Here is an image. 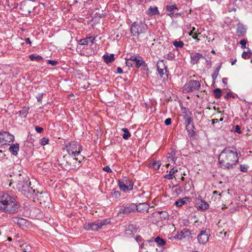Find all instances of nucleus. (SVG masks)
I'll use <instances>...</instances> for the list:
<instances>
[{"mask_svg":"<svg viewBox=\"0 0 252 252\" xmlns=\"http://www.w3.org/2000/svg\"><path fill=\"white\" fill-rule=\"evenodd\" d=\"M238 161L237 150L232 147L224 148L219 157L220 166L224 169L229 170L233 168Z\"/></svg>","mask_w":252,"mask_h":252,"instance_id":"obj_1","label":"nucleus"},{"mask_svg":"<svg viewBox=\"0 0 252 252\" xmlns=\"http://www.w3.org/2000/svg\"><path fill=\"white\" fill-rule=\"evenodd\" d=\"M29 178L25 173L19 174L16 187L19 191L28 198H31L35 194V189L30 187Z\"/></svg>","mask_w":252,"mask_h":252,"instance_id":"obj_2","label":"nucleus"},{"mask_svg":"<svg viewBox=\"0 0 252 252\" xmlns=\"http://www.w3.org/2000/svg\"><path fill=\"white\" fill-rule=\"evenodd\" d=\"M5 201L4 212L13 214L17 212L19 208V204L15 198L7 193Z\"/></svg>","mask_w":252,"mask_h":252,"instance_id":"obj_3","label":"nucleus"},{"mask_svg":"<svg viewBox=\"0 0 252 252\" xmlns=\"http://www.w3.org/2000/svg\"><path fill=\"white\" fill-rule=\"evenodd\" d=\"M148 30L147 25L143 22H134L130 27V32L133 36L139 38L143 36Z\"/></svg>","mask_w":252,"mask_h":252,"instance_id":"obj_4","label":"nucleus"},{"mask_svg":"<svg viewBox=\"0 0 252 252\" xmlns=\"http://www.w3.org/2000/svg\"><path fill=\"white\" fill-rule=\"evenodd\" d=\"M83 159L82 156L75 157L70 156V155H65L64 159L66 161V162L63 163L67 165L68 166V169L75 170L79 167L81 160Z\"/></svg>","mask_w":252,"mask_h":252,"instance_id":"obj_5","label":"nucleus"},{"mask_svg":"<svg viewBox=\"0 0 252 252\" xmlns=\"http://www.w3.org/2000/svg\"><path fill=\"white\" fill-rule=\"evenodd\" d=\"M64 149L67 152V155L78 157L81 156L80 153L82 150L81 145L76 141H71L65 145Z\"/></svg>","mask_w":252,"mask_h":252,"instance_id":"obj_6","label":"nucleus"},{"mask_svg":"<svg viewBox=\"0 0 252 252\" xmlns=\"http://www.w3.org/2000/svg\"><path fill=\"white\" fill-rule=\"evenodd\" d=\"M109 219L98 220L95 222H86L83 225V228L86 230L97 231L103 225L109 223Z\"/></svg>","mask_w":252,"mask_h":252,"instance_id":"obj_7","label":"nucleus"},{"mask_svg":"<svg viewBox=\"0 0 252 252\" xmlns=\"http://www.w3.org/2000/svg\"><path fill=\"white\" fill-rule=\"evenodd\" d=\"M200 87V83L198 81L190 80L183 87L182 90L184 93H189L198 90Z\"/></svg>","mask_w":252,"mask_h":252,"instance_id":"obj_8","label":"nucleus"},{"mask_svg":"<svg viewBox=\"0 0 252 252\" xmlns=\"http://www.w3.org/2000/svg\"><path fill=\"white\" fill-rule=\"evenodd\" d=\"M118 186L121 190L126 192L132 189L133 182L131 180L126 179L124 181H119Z\"/></svg>","mask_w":252,"mask_h":252,"instance_id":"obj_9","label":"nucleus"},{"mask_svg":"<svg viewBox=\"0 0 252 252\" xmlns=\"http://www.w3.org/2000/svg\"><path fill=\"white\" fill-rule=\"evenodd\" d=\"M136 205L134 204H126V206H123L119 209L118 214H124L125 215H128L136 211Z\"/></svg>","mask_w":252,"mask_h":252,"instance_id":"obj_10","label":"nucleus"},{"mask_svg":"<svg viewBox=\"0 0 252 252\" xmlns=\"http://www.w3.org/2000/svg\"><path fill=\"white\" fill-rule=\"evenodd\" d=\"M209 236L210 233L209 230L200 231L197 237L198 242L200 244H206L209 241Z\"/></svg>","mask_w":252,"mask_h":252,"instance_id":"obj_11","label":"nucleus"},{"mask_svg":"<svg viewBox=\"0 0 252 252\" xmlns=\"http://www.w3.org/2000/svg\"><path fill=\"white\" fill-rule=\"evenodd\" d=\"M195 204L196 208L199 210H204L209 208V204L199 198L196 201Z\"/></svg>","mask_w":252,"mask_h":252,"instance_id":"obj_12","label":"nucleus"},{"mask_svg":"<svg viewBox=\"0 0 252 252\" xmlns=\"http://www.w3.org/2000/svg\"><path fill=\"white\" fill-rule=\"evenodd\" d=\"M247 29L242 23H239L237 25L236 33L238 36H244L246 32Z\"/></svg>","mask_w":252,"mask_h":252,"instance_id":"obj_13","label":"nucleus"},{"mask_svg":"<svg viewBox=\"0 0 252 252\" xmlns=\"http://www.w3.org/2000/svg\"><path fill=\"white\" fill-rule=\"evenodd\" d=\"M191 235L190 230L188 228H184L176 235L177 238L180 240L183 239Z\"/></svg>","mask_w":252,"mask_h":252,"instance_id":"obj_14","label":"nucleus"},{"mask_svg":"<svg viewBox=\"0 0 252 252\" xmlns=\"http://www.w3.org/2000/svg\"><path fill=\"white\" fill-rule=\"evenodd\" d=\"M136 207V211L141 213L148 212L150 207L149 205L146 203H139Z\"/></svg>","mask_w":252,"mask_h":252,"instance_id":"obj_15","label":"nucleus"},{"mask_svg":"<svg viewBox=\"0 0 252 252\" xmlns=\"http://www.w3.org/2000/svg\"><path fill=\"white\" fill-rule=\"evenodd\" d=\"M137 229L133 224H129L125 231V235L126 237H129L136 233Z\"/></svg>","mask_w":252,"mask_h":252,"instance_id":"obj_16","label":"nucleus"},{"mask_svg":"<svg viewBox=\"0 0 252 252\" xmlns=\"http://www.w3.org/2000/svg\"><path fill=\"white\" fill-rule=\"evenodd\" d=\"M201 58H205L202 54L195 52L190 55L191 63L195 64L198 63L199 60Z\"/></svg>","mask_w":252,"mask_h":252,"instance_id":"obj_17","label":"nucleus"},{"mask_svg":"<svg viewBox=\"0 0 252 252\" xmlns=\"http://www.w3.org/2000/svg\"><path fill=\"white\" fill-rule=\"evenodd\" d=\"M31 2H23L21 3V9H23V11L27 12L28 14H30L32 12V6H31Z\"/></svg>","mask_w":252,"mask_h":252,"instance_id":"obj_18","label":"nucleus"},{"mask_svg":"<svg viewBox=\"0 0 252 252\" xmlns=\"http://www.w3.org/2000/svg\"><path fill=\"white\" fill-rule=\"evenodd\" d=\"M6 194L7 193L0 192V210L2 212H4L5 201L4 199H6Z\"/></svg>","mask_w":252,"mask_h":252,"instance_id":"obj_19","label":"nucleus"},{"mask_svg":"<svg viewBox=\"0 0 252 252\" xmlns=\"http://www.w3.org/2000/svg\"><path fill=\"white\" fill-rule=\"evenodd\" d=\"M19 150V145L18 143L11 145L9 148V152L14 156L18 154V151Z\"/></svg>","mask_w":252,"mask_h":252,"instance_id":"obj_20","label":"nucleus"},{"mask_svg":"<svg viewBox=\"0 0 252 252\" xmlns=\"http://www.w3.org/2000/svg\"><path fill=\"white\" fill-rule=\"evenodd\" d=\"M178 172V169L174 167L172 168L169 171V173L164 176V178L168 180H172L175 178V173Z\"/></svg>","mask_w":252,"mask_h":252,"instance_id":"obj_21","label":"nucleus"},{"mask_svg":"<svg viewBox=\"0 0 252 252\" xmlns=\"http://www.w3.org/2000/svg\"><path fill=\"white\" fill-rule=\"evenodd\" d=\"M13 221L20 226H23L26 225L28 222L27 220L20 218H14Z\"/></svg>","mask_w":252,"mask_h":252,"instance_id":"obj_22","label":"nucleus"},{"mask_svg":"<svg viewBox=\"0 0 252 252\" xmlns=\"http://www.w3.org/2000/svg\"><path fill=\"white\" fill-rule=\"evenodd\" d=\"M103 58L104 59V61L107 64L112 63L115 60L114 55L113 54H111L110 55H104Z\"/></svg>","mask_w":252,"mask_h":252,"instance_id":"obj_23","label":"nucleus"},{"mask_svg":"<svg viewBox=\"0 0 252 252\" xmlns=\"http://www.w3.org/2000/svg\"><path fill=\"white\" fill-rule=\"evenodd\" d=\"M190 28L191 30L189 33V35L191 36L193 39L199 40V39L197 38L198 34H200L199 32L198 33V30H196L195 28L193 27H190Z\"/></svg>","mask_w":252,"mask_h":252,"instance_id":"obj_24","label":"nucleus"},{"mask_svg":"<svg viewBox=\"0 0 252 252\" xmlns=\"http://www.w3.org/2000/svg\"><path fill=\"white\" fill-rule=\"evenodd\" d=\"M134 60H135V61L134 62V66L137 68L141 67L143 65V63H145L141 57H139L138 58H134Z\"/></svg>","mask_w":252,"mask_h":252,"instance_id":"obj_25","label":"nucleus"},{"mask_svg":"<svg viewBox=\"0 0 252 252\" xmlns=\"http://www.w3.org/2000/svg\"><path fill=\"white\" fill-rule=\"evenodd\" d=\"M30 108L29 107L24 106L22 110H20L19 112V116L23 118H25L27 116V114L29 113V110Z\"/></svg>","mask_w":252,"mask_h":252,"instance_id":"obj_26","label":"nucleus"},{"mask_svg":"<svg viewBox=\"0 0 252 252\" xmlns=\"http://www.w3.org/2000/svg\"><path fill=\"white\" fill-rule=\"evenodd\" d=\"M148 14L151 15H158L159 14L157 7H150L148 10Z\"/></svg>","mask_w":252,"mask_h":252,"instance_id":"obj_27","label":"nucleus"},{"mask_svg":"<svg viewBox=\"0 0 252 252\" xmlns=\"http://www.w3.org/2000/svg\"><path fill=\"white\" fill-rule=\"evenodd\" d=\"M160 165L161 163L160 161H154L153 162L149 164V167L150 168L154 169L155 170L159 169Z\"/></svg>","mask_w":252,"mask_h":252,"instance_id":"obj_28","label":"nucleus"},{"mask_svg":"<svg viewBox=\"0 0 252 252\" xmlns=\"http://www.w3.org/2000/svg\"><path fill=\"white\" fill-rule=\"evenodd\" d=\"M29 57L32 61H36L37 62H40L43 60L42 57L40 55L36 56L34 54H32L30 55Z\"/></svg>","mask_w":252,"mask_h":252,"instance_id":"obj_29","label":"nucleus"},{"mask_svg":"<svg viewBox=\"0 0 252 252\" xmlns=\"http://www.w3.org/2000/svg\"><path fill=\"white\" fill-rule=\"evenodd\" d=\"M186 200H189V198L185 197L183 198L179 199L175 202V205L177 207H181L186 203Z\"/></svg>","mask_w":252,"mask_h":252,"instance_id":"obj_30","label":"nucleus"},{"mask_svg":"<svg viewBox=\"0 0 252 252\" xmlns=\"http://www.w3.org/2000/svg\"><path fill=\"white\" fill-rule=\"evenodd\" d=\"M155 242L156 243H157V244L158 245V246H163L165 245L166 244V241L164 239H163L162 238H160V237L158 236V237H157L155 239Z\"/></svg>","mask_w":252,"mask_h":252,"instance_id":"obj_31","label":"nucleus"},{"mask_svg":"<svg viewBox=\"0 0 252 252\" xmlns=\"http://www.w3.org/2000/svg\"><path fill=\"white\" fill-rule=\"evenodd\" d=\"M4 135V138H7L8 140H6L5 141H8L9 142H13L14 141V136L10 134L9 132H3Z\"/></svg>","mask_w":252,"mask_h":252,"instance_id":"obj_32","label":"nucleus"},{"mask_svg":"<svg viewBox=\"0 0 252 252\" xmlns=\"http://www.w3.org/2000/svg\"><path fill=\"white\" fill-rule=\"evenodd\" d=\"M57 161L60 165L62 166L63 168H65L66 169H68L69 166H67V165H65V164L63 163L64 162H66V161L64 159V156H63L62 158L60 159H58L57 160Z\"/></svg>","mask_w":252,"mask_h":252,"instance_id":"obj_33","label":"nucleus"},{"mask_svg":"<svg viewBox=\"0 0 252 252\" xmlns=\"http://www.w3.org/2000/svg\"><path fill=\"white\" fill-rule=\"evenodd\" d=\"M214 96L216 99L220 98L221 95V90L219 88H217L213 90Z\"/></svg>","mask_w":252,"mask_h":252,"instance_id":"obj_34","label":"nucleus"},{"mask_svg":"<svg viewBox=\"0 0 252 252\" xmlns=\"http://www.w3.org/2000/svg\"><path fill=\"white\" fill-rule=\"evenodd\" d=\"M122 131L124 132L123 135V138L125 140L128 139L131 136L128 130L126 128H123Z\"/></svg>","mask_w":252,"mask_h":252,"instance_id":"obj_35","label":"nucleus"},{"mask_svg":"<svg viewBox=\"0 0 252 252\" xmlns=\"http://www.w3.org/2000/svg\"><path fill=\"white\" fill-rule=\"evenodd\" d=\"M92 37H87L84 39H81L79 40L78 44L80 45H87L89 44V39H91Z\"/></svg>","mask_w":252,"mask_h":252,"instance_id":"obj_36","label":"nucleus"},{"mask_svg":"<svg viewBox=\"0 0 252 252\" xmlns=\"http://www.w3.org/2000/svg\"><path fill=\"white\" fill-rule=\"evenodd\" d=\"M252 56V52L250 51H244L242 55V57L245 59L247 60L251 58Z\"/></svg>","mask_w":252,"mask_h":252,"instance_id":"obj_37","label":"nucleus"},{"mask_svg":"<svg viewBox=\"0 0 252 252\" xmlns=\"http://www.w3.org/2000/svg\"><path fill=\"white\" fill-rule=\"evenodd\" d=\"M220 68V66H219L217 67H216L214 71V73L212 74V78L213 80V81H215V80L217 79V78L219 75V72Z\"/></svg>","mask_w":252,"mask_h":252,"instance_id":"obj_38","label":"nucleus"},{"mask_svg":"<svg viewBox=\"0 0 252 252\" xmlns=\"http://www.w3.org/2000/svg\"><path fill=\"white\" fill-rule=\"evenodd\" d=\"M166 66L165 65L163 60L158 61L157 63V68L159 69H166Z\"/></svg>","mask_w":252,"mask_h":252,"instance_id":"obj_39","label":"nucleus"},{"mask_svg":"<svg viewBox=\"0 0 252 252\" xmlns=\"http://www.w3.org/2000/svg\"><path fill=\"white\" fill-rule=\"evenodd\" d=\"M173 45L177 48H182L183 47L184 43L182 41H174L173 43Z\"/></svg>","mask_w":252,"mask_h":252,"instance_id":"obj_40","label":"nucleus"},{"mask_svg":"<svg viewBox=\"0 0 252 252\" xmlns=\"http://www.w3.org/2000/svg\"><path fill=\"white\" fill-rule=\"evenodd\" d=\"M166 9L169 12H172L175 9H178V7L176 4L173 5H167L166 6Z\"/></svg>","mask_w":252,"mask_h":252,"instance_id":"obj_41","label":"nucleus"},{"mask_svg":"<svg viewBox=\"0 0 252 252\" xmlns=\"http://www.w3.org/2000/svg\"><path fill=\"white\" fill-rule=\"evenodd\" d=\"M142 69L144 71V73H146L147 75L149 74V69L148 67L147 64L145 63H143V65H142Z\"/></svg>","mask_w":252,"mask_h":252,"instance_id":"obj_42","label":"nucleus"},{"mask_svg":"<svg viewBox=\"0 0 252 252\" xmlns=\"http://www.w3.org/2000/svg\"><path fill=\"white\" fill-rule=\"evenodd\" d=\"M175 154L174 152H171L170 154H168L169 156L167 157L168 159H170L174 163L175 162V160L176 159L175 157Z\"/></svg>","mask_w":252,"mask_h":252,"instance_id":"obj_43","label":"nucleus"},{"mask_svg":"<svg viewBox=\"0 0 252 252\" xmlns=\"http://www.w3.org/2000/svg\"><path fill=\"white\" fill-rule=\"evenodd\" d=\"M249 166L246 164H241L240 165V170L243 172H246Z\"/></svg>","mask_w":252,"mask_h":252,"instance_id":"obj_44","label":"nucleus"},{"mask_svg":"<svg viewBox=\"0 0 252 252\" xmlns=\"http://www.w3.org/2000/svg\"><path fill=\"white\" fill-rule=\"evenodd\" d=\"M48 142H49V139L48 138H45V137H43L41 139L40 144L41 145L44 146V145H46L47 144H48Z\"/></svg>","mask_w":252,"mask_h":252,"instance_id":"obj_45","label":"nucleus"},{"mask_svg":"<svg viewBox=\"0 0 252 252\" xmlns=\"http://www.w3.org/2000/svg\"><path fill=\"white\" fill-rule=\"evenodd\" d=\"M158 74L160 75L161 78H163L164 75H165L164 70L166 71V69H157Z\"/></svg>","mask_w":252,"mask_h":252,"instance_id":"obj_46","label":"nucleus"},{"mask_svg":"<svg viewBox=\"0 0 252 252\" xmlns=\"http://www.w3.org/2000/svg\"><path fill=\"white\" fill-rule=\"evenodd\" d=\"M224 97V98L228 99L230 98H234L235 95L232 94L231 93H227Z\"/></svg>","mask_w":252,"mask_h":252,"instance_id":"obj_47","label":"nucleus"},{"mask_svg":"<svg viewBox=\"0 0 252 252\" xmlns=\"http://www.w3.org/2000/svg\"><path fill=\"white\" fill-rule=\"evenodd\" d=\"M247 40L246 39H242L240 41V43L241 45V48L244 49L246 48V44Z\"/></svg>","mask_w":252,"mask_h":252,"instance_id":"obj_48","label":"nucleus"},{"mask_svg":"<svg viewBox=\"0 0 252 252\" xmlns=\"http://www.w3.org/2000/svg\"><path fill=\"white\" fill-rule=\"evenodd\" d=\"M43 93L38 94L36 97L38 102H41L43 98Z\"/></svg>","mask_w":252,"mask_h":252,"instance_id":"obj_49","label":"nucleus"},{"mask_svg":"<svg viewBox=\"0 0 252 252\" xmlns=\"http://www.w3.org/2000/svg\"><path fill=\"white\" fill-rule=\"evenodd\" d=\"M192 119L191 117H188L186 118V120L185 122V126L190 125V123L192 121Z\"/></svg>","mask_w":252,"mask_h":252,"instance_id":"obj_50","label":"nucleus"},{"mask_svg":"<svg viewBox=\"0 0 252 252\" xmlns=\"http://www.w3.org/2000/svg\"><path fill=\"white\" fill-rule=\"evenodd\" d=\"M48 63L52 65V66H55L58 64V62L55 60H47Z\"/></svg>","mask_w":252,"mask_h":252,"instance_id":"obj_51","label":"nucleus"},{"mask_svg":"<svg viewBox=\"0 0 252 252\" xmlns=\"http://www.w3.org/2000/svg\"><path fill=\"white\" fill-rule=\"evenodd\" d=\"M126 60H127V61L126 62V63L127 66H128L129 67H132L134 66V63H132V62H133L132 61H128V60L127 59H126Z\"/></svg>","mask_w":252,"mask_h":252,"instance_id":"obj_52","label":"nucleus"},{"mask_svg":"<svg viewBox=\"0 0 252 252\" xmlns=\"http://www.w3.org/2000/svg\"><path fill=\"white\" fill-rule=\"evenodd\" d=\"M240 129H241V127H240V126H239L236 125L235 126V130H234V131H235V132H237L238 133L241 134V133H242V132L241 131Z\"/></svg>","mask_w":252,"mask_h":252,"instance_id":"obj_53","label":"nucleus"},{"mask_svg":"<svg viewBox=\"0 0 252 252\" xmlns=\"http://www.w3.org/2000/svg\"><path fill=\"white\" fill-rule=\"evenodd\" d=\"M112 195L113 196H115L116 198H118L120 196V193L118 190H114L113 192H112Z\"/></svg>","mask_w":252,"mask_h":252,"instance_id":"obj_54","label":"nucleus"},{"mask_svg":"<svg viewBox=\"0 0 252 252\" xmlns=\"http://www.w3.org/2000/svg\"><path fill=\"white\" fill-rule=\"evenodd\" d=\"M164 124L166 126H169V125H171V119L170 118L166 119L164 121Z\"/></svg>","mask_w":252,"mask_h":252,"instance_id":"obj_55","label":"nucleus"},{"mask_svg":"<svg viewBox=\"0 0 252 252\" xmlns=\"http://www.w3.org/2000/svg\"><path fill=\"white\" fill-rule=\"evenodd\" d=\"M103 170L104 171H106L108 173H110L112 172V170L111 169V168H110V167L109 166H105L103 168Z\"/></svg>","mask_w":252,"mask_h":252,"instance_id":"obj_56","label":"nucleus"},{"mask_svg":"<svg viewBox=\"0 0 252 252\" xmlns=\"http://www.w3.org/2000/svg\"><path fill=\"white\" fill-rule=\"evenodd\" d=\"M186 126V129L188 131H191V132H193V130H192V128L193 127V125H187V126Z\"/></svg>","mask_w":252,"mask_h":252,"instance_id":"obj_57","label":"nucleus"},{"mask_svg":"<svg viewBox=\"0 0 252 252\" xmlns=\"http://www.w3.org/2000/svg\"><path fill=\"white\" fill-rule=\"evenodd\" d=\"M174 57V56H173L171 54H168L166 55V59L168 60H172Z\"/></svg>","mask_w":252,"mask_h":252,"instance_id":"obj_58","label":"nucleus"},{"mask_svg":"<svg viewBox=\"0 0 252 252\" xmlns=\"http://www.w3.org/2000/svg\"><path fill=\"white\" fill-rule=\"evenodd\" d=\"M35 129L36 131H37L38 133H41L43 130V128L42 127H39L38 126H35Z\"/></svg>","mask_w":252,"mask_h":252,"instance_id":"obj_59","label":"nucleus"},{"mask_svg":"<svg viewBox=\"0 0 252 252\" xmlns=\"http://www.w3.org/2000/svg\"><path fill=\"white\" fill-rule=\"evenodd\" d=\"M4 140V135L3 132L0 133V144Z\"/></svg>","mask_w":252,"mask_h":252,"instance_id":"obj_60","label":"nucleus"},{"mask_svg":"<svg viewBox=\"0 0 252 252\" xmlns=\"http://www.w3.org/2000/svg\"><path fill=\"white\" fill-rule=\"evenodd\" d=\"M117 72L119 74H122L123 73V71L121 67H118L117 68Z\"/></svg>","mask_w":252,"mask_h":252,"instance_id":"obj_61","label":"nucleus"},{"mask_svg":"<svg viewBox=\"0 0 252 252\" xmlns=\"http://www.w3.org/2000/svg\"><path fill=\"white\" fill-rule=\"evenodd\" d=\"M222 82L224 84L225 86H227V78H222Z\"/></svg>","mask_w":252,"mask_h":252,"instance_id":"obj_62","label":"nucleus"},{"mask_svg":"<svg viewBox=\"0 0 252 252\" xmlns=\"http://www.w3.org/2000/svg\"><path fill=\"white\" fill-rule=\"evenodd\" d=\"M25 42L26 43L30 44V45L32 44V42L30 39V38H26L25 39Z\"/></svg>","mask_w":252,"mask_h":252,"instance_id":"obj_63","label":"nucleus"},{"mask_svg":"<svg viewBox=\"0 0 252 252\" xmlns=\"http://www.w3.org/2000/svg\"><path fill=\"white\" fill-rule=\"evenodd\" d=\"M135 240L137 242L141 241V240H142V238H141V237L140 236L137 235L136 237Z\"/></svg>","mask_w":252,"mask_h":252,"instance_id":"obj_64","label":"nucleus"}]
</instances>
